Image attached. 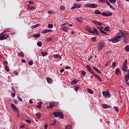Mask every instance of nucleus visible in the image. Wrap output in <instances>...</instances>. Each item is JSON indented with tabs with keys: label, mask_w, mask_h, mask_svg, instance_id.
<instances>
[{
	"label": "nucleus",
	"mask_w": 129,
	"mask_h": 129,
	"mask_svg": "<svg viewBox=\"0 0 129 129\" xmlns=\"http://www.w3.org/2000/svg\"><path fill=\"white\" fill-rule=\"evenodd\" d=\"M128 35V33L127 32L123 30H119V32L117 34L115 38L109 39V42H112V43H118V42H119L121 40L122 37L124 39H125Z\"/></svg>",
	"instance_id": "nucleus-1"
},
{
	"label": "nucleus",
	"mask_w": 129,
	"mask_h": 129,
	"mask_svg": "<svg viewBox=\"0 0 129 129\" xmlns=\"http://www.w3.org/2000/svg\"><path fill=\"white\" fill-rule=\"evenodd\" d=\"M105 46V42L104 41H101L98 42H97V47H98V51H100L103 48H104V46Z\"/></svg>",
	"instance_id": "nucleus-2"
},
{
	"label": "nucleus",
	"mask_w": 129,
	"mask_h": 129,
	"mask_svg": "<svg viewBox=\"0 0 129 129\" xmlns=\"http://www.w3.org/2000/svg\"><path fill=\"white\" fill-rule=\"evenodd\" d=\"M103 96L105 97V98H109L110 97V93H109V91H106V92L103 91L102 92Z\"/></svg>",
	"instance_id": "nucleus-3"
},
{
	"label": "nucleus",
	"mask_w": 129,
	"mask_h": 129,
	"mask_svg": "<svg viewBox=\"0 0 129 129\" xmlns=\"http://www.w3.org/2000/svg\"><path fill=\"white\" fill-rule=\"evenodd\" d=\"M85 7L86 8H91V9H93L94 8H97V5L95 4H86L85 5Z\"/></svg>",
	"instance_id": "nucleus-4"
},
{
	"label": "nucleus",
	"mask_w": 129,
	"mask_h": 129,
	"mask_svg": "<svg viewBox=\"0 0 129 129\" xmlns=\"http://www.w3.org/2000/svg\"><path fill=\"white\" fill-rule=\"evenodd\" d=\"M7 32H8V31L5 30L3 32H2L0 34V40H1V41H3V40H5V36H6V34H6V33H7Z\"/></svg>",
	"instance_id": "nucleus-5"
},
{
	"label": "nucleus",
	"mask_w": 129,
	"mask_h": 129,
	"mask_svg": "<svg viewBox=\"0 0 129 129\" xmlns=\"http://www.w3.org/2000/svg\"><path fill=\"white\" fill-rule=\"evenodd\" d=\"M81 8V4H78L77 3H74V6L72 7L71 9V10H74L75 9H79Z\"/></svg>",
	"instance_id": "nucleus-6"
},
{
	"label": "nucleus",
	"mask_w": 129,
	"mask_h": 129,
	"mask_svg": "<svg viewBox=\"0 0 129 129\" xmlns=\"http://www.w3.org/2000/svg\"><path fill=\"white\" fill-rule=\"evenodd\" d=\"M101 15L104 17H111V16H112V13L109 12H107L106 13H104V12L102 13Z\"/></svg>",
	"instance_id": "nucleus-7"
},
{
	"label": "nucleus",
	"mask_w": 129,
	"mask_h": 129,
	"mask_svg": "<svg viewBox=\"0 0 129 129\" xmlns=\"http://www.w3.org/2000/svg\"><path fill=\"white\" fill-rule=\"evenodd\" d=\"M11 107L12 108V109L14 110V111H17V113H19V109H18V108H17V106H16L14 104H11Z\"/></svg>",
	"instance_id": "nucleus-8"
},
{
	"label": "nucleus",
	"mask_w": 129,
	"mask_h": 129,
	"mask_svg": "<svg viewBox=\"0 0 129 129\" xmlns=\"http://www.w3.org/2000/svg\"><path fill=\"white\" fill-rule=\"evenodd\" d=\"M86 68L87 69V70H88V71H89V72H90V73H92V74L94 75V72L93 71V70H92V69H91V68H90V66L89 65H87L86 66Z\"/></svg>",
	"instance_id": "nucleus-9"
},
{
	"label": "nucleus",
	"mask_w": 129,
	"mask_h": 129,
	"mask_svg": "<svg viewBox=\"0 0 129 129\" xmlns=\"http://www.w3.org/2000/svg\"><path fill=\"white\" fill-rule=\"evenodd\" d=\"M93 24H94V25H96V26H102L103 25V23L98 22L97 21L94 20L92 21Z\"/></svg>",
	"instance_id": "nucleus-10"
},
{
	"label": "nucleus",
	"mask_w": 129,
	"mask_h": 129,
	"mask_svg": "<svg viewBox=\"0 0 129 129\" xmlns=\"http://www.w3.org/2000/svg\"><path fill=\"white\" fill-rule=\"evenodd\" d=\"M52 32H53V30H51V29H45V30H43L42 31V34H47V33H52Z\"/></svg>",
	"instance_id": "nucleus-11"
},
{
	"label": "nucleus",
	"mask_w": 129,
	"mask_h": 129,
	"mask_svg": "<svg viewBox=\"0 0 129 129\" xmlns=\"http://www.w3.org/2000/svg\"><path fill=\"white\" fill-rule=\"evenodd\" d=\"M57 103L55 102H51L49 104V106L48 107V108H53L54 106H56Z\"/></svg>",
	"instance_id": "nucleus-12"
},
{
	"label": "nucleus",
	"mask_w": 129,
	"mask_h": 129,
	"mask_svg": "<svg viewBox=\"0 0 129 129\" xmlns=\"http://www.w3.org/2000/svg\"><path fill=\"white\" fill-rule=\"evenodd\" d=\"M92 34H96V35H99V32H98L96 28H93Z\"/></svg>",
	"instance_id": "nucleus-13"
},
{
	"label": "nucleus",
	"mask_w": 129,
	"mask_h": 129,
	"mask_svg": "<svg viewBox=\"0 0 129 129\" xmlns=\"http://www.w3.org/2000/svg\"><path fill=\"white\" fill-rule=\"evenodd\" d=\"M115 73L116 75H120L121 74V73H120V71L119 70V68L115 70Z\"/></svg>",
	"instance_id": "nucleus-14"
},
{
	"label": "nucleus",
	"mask_w": 129,
	"mask_h": 129,
	"mask_svg": "<svg viewBox=\"0 0 129 129\" xmlns=\"http://www.w3.org/2000/svg\"><path fill=\"white\" fill-rule=\"evenodd\" d=\"M46 79V81H47V83H49V84H51V83H52V79L49 77H47Z\"/></svg>",
	"instance_id": "nucleus-15"
},
{
	"label": "nucleus",
	"mask_w": 129,
	"mask_h": 129,
	"mask_svg": "<svg viewBox=\"0 0 129 129\" xmlns=\"http://www.w3.org/2000/svg\"><path fill=\"white\" fill-rule=\"evenodd\" d=\"M86 30L89 32V33H92V32H93V30H92V28L90 27H88L87 28H86Z\"/></svg>",
	"instance_id": "nucleus-16"
},
{
	"label": "nucleus",
	"mask_w": 129,
	"mask_h": 129,
	"mask_svg": "<svg viewBox=\"0 0 129 129\" xmlns=\"http://www.w3.org/2000/svg\"><path fill=\"white\" fill-rule=\"evenodd\" d=\"M124 80L126 82H127L128 80H129V73H128V75H125Z\"/></svg>",
	"instance_id": "nucleus-17"
},
{
	"label": "nucleus",
	"mask_w": 129,
	"mask_h": 129,
	"mask_svg": "<svg viewBox=\"0 0 129 129\" xmlns=\"http://www.w3.org/2000/svg\"><path fill=\"white\" fill-rule=\"evenodd\" d=\"M127 69V66L126 64H123V66L122 67V70L123 71H126V70Z\"/></svg>",
	"instance_id": "nucleus-18"
},
{
	"label": "nucleus",
	"mask_w": 129,
	"mask_h": 129,
	"mask_svg": "<svg viewBox=\"0 0 129 129\" xmlns=\"http://www.w3.org/2000/svg\"><path fill=\"white\" fill-rule=\"evenodd\" d=\"M58 116L60 118H64V115L61 111L59 112Z\"/></svg>",
	"instance_id": "nucleus-19"
},
{
	"label": "nucleus",
	"mask_w": 129,
	"mask_h": 129,
	"mask_svg": "<svg viewBox=\"0 0 129 129\" xmlns=\"http://www.w3.org/2000/svg\"><path fill=\"white\" fill-rule=\"evenodd\" d=\"M94 76H95V77H96V78H97L98 80H99V81H100V82H101L102 80H101V78H100V77H99V76H98L97 74H95L94 75Z\"/></svg>",
	"instance_id": "nucleus-20"
},
{
	"label": "nucleus",
	"mask_w": 129,
	"mask_h": 129,
	"mask_svg": "<svg viewBox=\"0 0 129 129\" xmlns=\"http://www.w3.org/2000/svg\"><path fill=\"white\" fill-rule=\"evenodd\" d=\"M42 104H43V102H39L38 104L36 106V107H37L38 108H41L42 107Z\"/></svg>",
	"instance_id": "nucleus-21"
},
{
	"label": "nucleus",
	"mask_w": 129,
	"mask_h": 129,
	"mask_svg": "<svg viewBox=\"0 0 129 129\" xmlns=\"http://www.w3.org/2000/svg\"><path fill=\"white\" fill-rule=\"evenodd\" d=\"M103 108H110V106L108 105L103 104L102 105Z\"/></svg>",
	"instance_id": "nucleus-22"
},
{
	"label": "nucleus",
	"mask_w": 129,
	"mask_h": 129,
	"mask_svg": "<svg viewBox=\"0 0 129 129\" xmlns=\"http://www.w3.org/2000/svg\"><path fill=\"white\" fill-rule=\"evenodd\" d=\"M78 82H77V80H74L72 81L71 82V84L72 85H75V84H77V83Z\"/></svg>",
	"instance_id": "nucleus-23"
},
{
	"label": "nucleus",
	"mask_w": 129,
	"mask_h": 129,
	"mask_svg": "<svg viewBox=\"0 0 129 129\" xmlns=\"http://www.w3.org/2000/svg\"><path fill=\"white\" fill-rule=\"evenodd\" d=\"M28 9L29 10V11H32V10H34V9H35V7L28 5Z\"/></svg>",
	"instance_id": "nucleus-24"
},
{
	"label": "nucleus",
	"mask_w": 129,
	"mask_h": 129,
	"mask_svg": "<svg viewBox=\"0 0 129 129\" xmlns=\"http://www.w3.org/2000/svg\"><path fill=\"white\" fill-rule=\"evenodd\" d=\"M41 54H42V57H45V56H46L47 54H48V52H47V51H46V52L42 51L41 52Z\"/></svg>",
	"instance_id": "nucleus-25"
},
{
	"label": "nucleus",
	"mask_w": 129,
	"mask_h": 129,
	"mask_svg": "<svg viewBox=\"0 0 129 129\" xmlns=\"http://www.w3.org/2000/svg\"><path fill=\"white\" fill-rule=\"evenodd\" d=\"M36 115L37 118H38V119L41 118V116H42V115H41V113H40V112L37 113L36 114Z\"/></svg>",
	"instance_id": "nucleus-26"
},
{
	"label": "nucleus",
	"mask_w": 129,
	"mask_h": 129,
	"mask_svg": "<svg viewBox=\"0 0 129 129\" xmlns=\"http://www.w3.org/2000/svg\"><path fill=\"white\" fill-rule=\"evenodd\" d=\"M53 114L55 117H58L59 116V112H54Z\"/></svg>",
	"instance_id": "nucleus-27"
},
{
	"label": "nucleus",
	"mask_w": 129,
	"mask_h": 129,
	"mask_svg": "<svg viewBox=\"0 0 129 129\" xmlns=\"http://www.w3.org/2000/svg\"><path fill=\"white\" fill-rule=\"evenodd\" d=\"M40 36V33H37L33 35V38H39Z\"/></svg>",
	"instance_id": "nucleus-28"
},
{
	"label": "nucleus",
	"mask_w": 129,
	"mask_h": 129,
	"mask_svg": "<svg viewBox=\"0 0 129 129\" xmlns=\"http://www.w3.org/2000/svg\"><path fill=\"white\" fill-rule=\"evenodd\" d=\"M94 14H95L96 15H101V12L99 10H96L94 12Z\"/></svg>",
	"instance_id": "nucleus-29"
},
{
	"label": "nucleus",
	"mask_w": 129,
	"mask_h": 129,
	"mask_svg": "<svg viewBox=\"0 0 129 129\" xmlns=\"http://www.w3.org/2000/svg\"><path fill=\"white\" fill-rule=\"evenodd\" d=\"M68 27H66V26H63L62 28V31H63L64 32H67V29H68Z\"/></svg>",
	"instance_id": "nucleus-30"
},
{
	"label": "nucleus",
	"mask_w": 129,
	"mask_h": 129,
	"mask_svg": "<svg viewBox=\"0 0 129 129\" xmlns=\"http://www.w3.org/2000/svg\"><path fill=\"white\" fill-rule=\"evenodd\" d=\"M56 121H57V120H56V119L53 120V122L50 123V125H54V126H55L56 125Z\"/></svg>",
	"instance_id": "nucleus-31"
},
{
	"label": "nucleus",
	"mask_w": 129,
	"mask_h": 129,
	"mask_svg": "<svg viewBox=\"0 0 129 129\" xmlns=\"http://www.w3.org/2000/svg\"><path fill=\"white\" fill-rule=\"evenodd\" d=\"M87 91L89 92V93H90V94H93L94 93L93 91H92V90L89 88L87 89Z\"/></svg>",
	"instance_id": "nucleus-32"
},
{
	"label": "nucleus",
	"mask_w": 129,
	"mask_h": 129,
	"mask_svg": "<svg viewBox=\"0 0 129 129\" xmlns=\"http://www.w3.org/2000/svg\"><path fill=\"white\" fill-rule=\"evenodd\" d=\"M104 30H105L106 32H109L110 30H109V27L107 26L104 29Z\"/></svg>",
	"instance_id": "nucleus-33"
},
{
	"label": "nucleus",
	"mask_w": 129,
	"mask_h": 129,
	"mask_svg": "<svg viewBox=\"0 0 129 129\" xmlns=\"http://www.w3.org/2000/svg\"><path fill=\"white\" fill-rule=\"evenodd\" d=\"M40 26V24L35 25L31 27L32 29H35V28H37V27H39Z\"/></svg>",
	"instance_id": "nucleus-34"
},
{
	"label": "nucleus",
	"mask_w": 129,
	"mask_h": 129,
	"mask_svg": "<svg viewBox=\"0 0 129 129\" xmlns=\"http://www.w3.org/2000/svg\"><path fill=\"white\" fill-rule=\"evenodd\" d=\"M114 109L117 112H118L119 111V109L118 108V107L115 106L114 107Z\"/></svg>",
	"instance_id": "nucleus-35"
},
{
	"label": "nucleus",
	"mask_w": 129,
	"mask_h": 129,
	"mask_svg": "<svg viewBox=\"0 0 129 129\" xmlns=\"http://www.w3.org/2000/svg\"><path fill=\"white\" fill-rule=\"evenodd\" d=\"M94 69L96 71V72H97V73H101V72H100L97 68L94 67Z\"/></svg>",
	"instance_id": "nucleus-36"
},
{
	"label": "nucleus",
	"mask_w": 129,
	"mask_h": 129,
	"mask_svg": "<svg viewBox=\"0 0 129 129\" xmlns=\"http://www.w3.org/2000/svg\"><path fill=\"white\" fill-rule=\"evenodd\" d=\"M125 50L127 52H129V45H126L125 47Z\"/></svg>",
	"instance_id": "nucleus-37"
},
{
	"label": "nucleus",
	"mask_w": 129,
	"mask_h": 129,
	"mask_svg": "<svg viewBox=\"0 0 129 129\" xmlns=\"http://www.w3.org/2000/svg\"><path fill=\"white\" fill-rule=\"evenodd\" d=\"M37 45L38 47H42V42L41 41L38 42Z\"/></svg>",
	"instance_id": "nucleus-38"
},
{
	"label": "nucleus",
	"mask_w": 129,
	"mask_h": 129,
	"mask_svg": "<svg viewBox=\"0 0 129 129\" xmlns=\"http://www.w3.org/2000/svg\"><path fill=\"white\" fill-rule=\"evenodd\" d=\"M97 28V29H99L100 32H101V31H102L103 30V27H102V26H99Z\"/></svg>",
	"instance_id": "nucleus-39"
},
{
	"label": "nucleus",
	"mask_w": 129,
	"mask_h": 129,
	"mask_svg": "<svg viewBox=\"0 0 129 129\" xmlns=\"http://www.w3.org/2000/svg\"><path fill=\"white\" fill-rule=\"evenodd\" d=\"M5 70L7 72H9L10 71V69H9V67L8 66H5Z\"/></svg>",
	"instance_id": "nucleus-40"
},
{
	"label": "nucleus",
	"mask_w": 129,
	"mask_h": 129,
	"mask_svg": "<svg viewBox=\"0 0 129 129\" xmlns=\"http://www.w3.org/2000/svg\"><path fill=\"white\" fill-rule=\"evenodd\" d=\"M81 74L84 77V76H85V75H86V72H85L84 71H82V72H81Z\"/></svg>",
	"instance_id": "nucleus-41"
},
{
	"label": "nucleus",
	"mask_w": 129,
	"mask_h": 129,
	"mask_svg": "<svg viewBox=\"0 0 129 129\" xmlns=\"http://www.w3.org/2000/svg\"><path fill=\"white\" fill-rule=\"evenodd\" d=\"M53 38H48L46 39V42H50V41H52Z\"/></svg>",
	"instance_id": "nucleus-42"
},
{
	"label": "nucleus",
	"mask_w": 129,
	"mask_h": 129,
	"mask_svg": "<svg viewBox=\"0 0 129 129\" xmlns=\"http://www.w3.org/2000/svg\"><path fill=\"white\" fill-rule=\"evenodd\" d=\"M110 3H111V4H115V3H116V0H109Z\"/></svg>",
	"instance_id": "nucleus-43"
},
{
	"label": "nucleus",
	"mask_w": 129,
	"mask_h": 129,
	"mask_svg": "<svg viewBox=\"0 0 129 129\" xmlns=\"http://www.w3.org/2000/svg\"><path fill=\"white\" fill-rule=\"evenodd\" d=\"M78 89H79V86L76 85L75 86V91H77L78 90Z\"/></svg>",
	"instance_id": "nucleus-44"
},
{
	"label": "nucleus",
	"mask_w": 129,
	"mask_h": 129,
	"mask_svg": "<svg viewBox=\"0 0 129 129\" xmlns=\"http://www.w3.org/2000/svg\"><path fill=\"white\" fill-rule=\"evenodd\" d=\"M110 64V61L108 60L106 64H105V66H109V64Z\"/></svg>",
	"instance_id": "nucleus-45"
},
{
	"label": "nucleus",
	"mask_w": 129,
	"mask_h": 129,
	"mask_svg": "<svg viewBox=\"0 0 129 129\" xmlns=\"http://www.w3.org/2000/svg\"><path fill=\"white\" fill-rule=\"evenodd\" d=\"M52 57H53L54 58H55V59H57V58H58L59 57V54H54L52 56Z\"/></svg>",
	"instance_id": "nucleus-46"
},
{
	"label": "nucleus",
	"mask_w": 129,
	"mask_h": 129,
	"mask_svg": "<svg viewBox=\"0 0 129 129\" xmlns=\"http://www.w3.org/2000/svg\"><path fill=\"white\" fill-rule=\"evenodd\" d=\"M91 40H92V42H95V41H96V36H95V37H93L92 38H91Z\"/></svg>",
	"instance_id": "nucleus-47"
},
{
	"label": "nucleus",
	"mask_w": 129,
	"mask_h": 129,
	"mask_svg": "<svg viewBox=\"0 0 129 129\" xmlns=\"http://www.w3.org/2000/svg\"><path fill=\"white\" fill-rule=\"evenodd\" d=\"M60 10H61L62 11H64V10H65V6H60Z\"/></svg>",
	"instance_id": "nucleus-48"
},
{
	"label": "nucleus",
	"mask_w": 129,
	"mask_h": 129,
	"mask_svg": "<svg viewBox=\"0 0 129 129\" xmlns=\"http://www.w3.org/2000/svg\"><path fill=\"white\" fill-rule=\"evenodd\" d=\"M18 56L24 57V53L23 52H20L18 53Z\"/></svg>",
	"instance_id": "nucleus-49"
},
{
	"label": "nucleus",
	"mask_w": 129,
	"mask_h": 129,
	"mask_svg": "<svg viewBox=\"0 0 129 129\" xmlns=\"http://www.w3.org/2000/svg\"><path fill=\"white\" fill-rule=\"evenodd\" d=\"M53 26L52 25V24H49L48 25V27L49 28V29H51V28H53Z\"/></svg>",
	"instance_id": "nucleus-50"
},
{
	"label": "nucleus",
	"mask_w": 129,
	"mask_h": 129,
	"mask_svg": "<svg viewBox=\"0 0 129 129\" xmlns=\"http://www.w3.org/2000/svg\"><path fill=\"white\" fill-rule=\"evenodd\" d=\"M66 129H71V126L70 125H66Z\"/></svg>",
	"instance_id": "nucleus-51"
},
{
	"label": "nucleus",
	"mask_w": 129,
	"mask_h": 129,
	"mask_svg": "<svg viewBox=\"0 0 129 129\" xmlns=\"http://www.w3.org/2000/svg\"><path fill=\"white\" fill-rule=\"evenodd\" d=\"M3 65H5V66H8V61L5 60L3 62Z\"/></svg>",
	"instance_id": "nucleus-52"
},
{
	"label": "nucleus",
	"mask_w": 129,
	"mask_h": 129,
	"mask_svg": "<svg viewBox=\"0 0 129 129\" xmlns=\"http://www.w3.org/2000/svg\"><path fill=\"white\" fill-rule=\"evenodd\" d=\"M13 102L15 104H18V101L15 99H13Z\"/></svg>",
	"instance_id": "nucleus-53"
},
{
	"label": "nucleus",
	"mask_w": 129,
	"mask_h": 129,
	"mask_svg": "<svg viewBox=\"0 0 129 129\" xmlns=\"http://www.w3.org/2000/svg\"><path fill=\"white\" fill-rule=\"evenodd\" d=\"M76 20L79 22V23H82V21L78 18H76Z\"/></svg>",
	"instance_id": "nucleus-54"
},
{
	"label": "nucleus",
	"mask_w": 129,
	"mask_h": 129,
	"mask_svg": "<svg viewBox=\"0 0 129 129\" xmlns=\"http://www.w3.org/2000/svg\"><path fill=\"white\" fill-rule=\"evenodd\" d=\"M11 96L12 97H15L16 96V93L13 92L11 93Z\"/></svg>",
	"instance_id": "nucleus-55"
},
{
	"label": "nucleus",
	"mask_w": 129,
	"mask_h": 129,
	"mask_svg": "<svg viewBox=\"0 0 129 129\" xmlns=\"http://www.w3.org/2000/svg\"><path fill=\"white\" fill-rule=\"evenodd\" d=\"M17 98H18V100H19V101H21V102L23 101V99H22V98L20 96H18Z\"/></svg>",
	"instance_id": "nucleus-56"
},
{
	"label": "nucleus",
	"mask_w": 129,
	"mask_h": 129,
	"mask_svg": "<svg viewBox=\"0 0 129 129\" xmlns=\"http://www.w3.org/2000/svg\"><path fill=\"white\" fill-rule=\"evenodd\" d=\"M100 33H101L102 34H104V35H107V33L106 32H105L104 31L102 30Z\"/></svg>",
	"instance_id": "nucleus-57"
},
{
	"label": "nucleus",
	"mask_w": 129,
	"mask_h": 129,
	"mask_svg": "<svg viewBox=\"0 0 129 129\" xmlns=\"http://www.w3.org/2000/svg\"><path fill=\"white\" fill-rule=\"evenodd\" d=\"M25 126H26V124H23V125H21L20 126V127H21V128H24Z\"/></svg>",
	"instance_id": "nucleus-58"
},
{
	"label": "nucleus",
	"mask_w": 129,
	"mask_h": 129,
	"mask_svg": "<svg viewBox=\"0 0 129 129\" xmlns=\"http://www.w3.org/2000/svg\"><path fill=\"white\" fill-rule=\"evenodd\" d=\"M127 64V59H125L123 65H126Z\"/></svg>",
	"instance_id": "nucleus-59"
},
{
	"label": "nucleus",
	"mask_w": 129,
	"mask_h": 129,
	"mask_svg": "<svg viewBox=\"0 0 129 129\" xmlns=\"http://www.w3.org/2000/svg\"><path fill=\"white\" fill-rule=\"evenodd\" d=\"M99 1L100 2V3H103V4H104V3H105L106 0H99Z\"/></svg>",
	"instance_id": "nucleus-60"
},
{
	"label": "nucleus",
	"mask_w": 129,
	"mask_h": 129,
	"mask_svg": "<svg viewBox=\"0 0 129 129\" xmlns=\"http://www.w3.org/2000/svg\"><path fill=\"white\" fill-rule=\"evenodd\" d=\"M26 122H28V123H31V122H32V121L30 119H27L26 120Z\"/></svg>",
	"instance_id": "nucleus-61"
},
{
	"label": "nucleus",
	"mask_w": 129,
	"mask_h": 129,
	"mask_svg": "<svg viewBox=\"0 0 129 129\" xmlns=\"http://www.w3.org/2000/svg\"><path fill=\"white\" fill-rule=\"evenodd\" d=\"M106 5H107V6H110V3H109V2H108V0H106Z\"/></svg>",
	"instance_id": "nucleus-62"
},
{
	"label": "nucleus",
	"mask_w": 129,
	"mask_h": 129,
	"mask_svg": "<svg viewBox=\"0 0 129 129\" xmlns=\"http://www.w3.org/2000/svg\"><path fill=\"white\" fill-rule=\"evenodd\" d=\"M47 14H54V12L53 11H50L47 12Z\"/></svg>",
	"instance_id": "nucleus-63"
},
{
	"label": "nucleus",
	"mask_w": 129,
	"mask_h": 129,
	"mask_svg": "<svg viewBox=\"0 0 129 129\" xmlns=\"http://www.w3.org/2000/svg\"><path fill=\"white\" fill-rule=\"evenodd\" d=\"M29 65H32L33 64V61H30L28 62Z\"/></svg>",
	"instance_id": "nucleus-64"
}]
</instances>
